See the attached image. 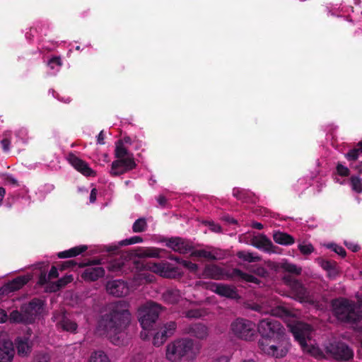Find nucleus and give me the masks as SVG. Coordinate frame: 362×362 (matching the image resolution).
Here are the masks:
<instances>
[{"label":"nucleus","mask_w":362,"mask_h":362,"mask_svg":"<svg viewBox=\"0 0 362 362\" xmlns=\"http://www.w3.org/2000/svg\"><path fill=\"white\" fill-rule=\"evenodd\" d=\"M257 329L262 337L258 346L263 353L276 358L286 356L291 344L280 322L269 316L259 320Z\"/></svg>","instance_id":"f257e3e1"},{"label":"nucleus","mask_w":362,"mask_h":362,"mask_svg":"<svg viewBox=\"0 0 362 362\" xmlns=\"http://www.w3.org/2000/svg\"><path fill=\"white\" fill-rule=\"evenodd\" d=\"M131 320L129 303L124 300H118L110 304L107 313L99 320L98 327L109 337L112 343L119 346L121 341L119 334L125 331Z\"/></svg>","instance_id":"f03ea898"},{"label":"nucleus","mask_w":362,"mask_h":362,"mask_svg":"<svg viewBox=\"0 0 362 362\" xmlns=\"http://www.w3.org/2000/svg\"><path fill=\"white\" fill-rule=\"evenodd\" d=\"M161 310V305L154 302H148L139 308L138 318L144 329V332H141L140 335L144 339L151 337V333H153L152 329L156 326Z\"/></svg>","instance_id":"7ed1b4c3"},{"label":"nucleus","mask_w":362,"mask_h":362,"mask_svg":"<svg viewBox=\"0 0 362 362\" xmlns=\"http://www.w3.org/2000/svg\"><path fill=\"white\" fill-rule=\"evenodd\" d=\"M331 307L334 316L340 322L357 323L361 319V313L357 311L356 304L344 298L332 300Z\"/></svg>","instance_id":"20e7f679"},{"label":"nucleus","mask_w":362,"mask_h":362,"mask_svg":"<svg viewBox=\"0 0 362 362\" xmlns=\"http://www.w3.org/2000/svg\"><path fill=\"white\" fill-rule=\"evenodd\" d=\"M194 346V343L190 338L175 339L166 346V358L172 362H180L182 358L193 359L195 357Z\"/></svg>","instance_id":"39448f33"},{"label":"nucleus","mask_w":362,"mask_h":362,"mask_svg":"<svg viewBox=\"0 0 362 362\" xmlns=\"http://www.w3.org/2000/svg\"><path fill=\"white\" fill-rule=\"evenodd\" d=\"M43 303L40 298H33L28 303L23 304L21 310H13L9 315V320L13 323L31 324L42 313Z\"/></svg>","instance_id":"423d86ee"},{"label":"nucleus","mask_w":362,"mask_h":362,"mask_svg":"<svg viewBox=\"0 0 362 362\" xmlns=\"http://www.w3.org/2000/svg\"><path fill=\"white\" fill-rule=\"evenodd\" d=\"M255 323L250 320L238 317L234 320L230 327L233 336L244 340H252L255 337Z\"/></svg>","instance_id":"0eeeda50"},{"label":"nucleus","mask_w":362,"mask_h":362,"mask_svg":"<svg viewBox=\"0 0 362 362\" xmlns=\"http://www.w3.org/2000/svg\"><path fill=\"white\" fill-rule=\"evenodd\" d=\"M283 281L291 288L292 296L294 299L300 303H315L313 298L310 296L309 291L302 282L296 279L291 274H284Z\"/></svg>","instance_id":"6e6552de"},{"label":"nucleus","mask_w":362,"mask_h":362,"mask_svg":"<svg viewBox=\"0 0 362 362\" xmlns=\"http://www.w3.org/2000/svg\"><path fill=\"white\" fill-rule=\"evenodd\" d=\"M325 352L328 358L338 361H349L354 357V352L347 344L341 341H335L328 344L325 347Z\"/></svg>","instance_id":"1a4fd4ad"},{"label":"nucleus","mask_w":362,"mask_h":362,"mask_svg":"<svg viewBox=\"0 0 362 362\" xmlns=\"http://www.w3.org/2000/svg\"><path fill=\"white\" fill-rule=\"evenodd\" d=\"M176 329L177 323L174 321L163 324L158 332L151 333L153 345L157 347L160 346L168 338L173 336Z\"/></svg>","instance_id":"9d476101"},{"label":"nucleus","mask_w":362,"mask_h":362,"mask_svg":"<svg viewBox=\"0 0 362 362\" xmlns=\"http://www.w3.org/2000/svg\"><path fill=\"white\" fill-rule=\"evenodd\" d=\"M136 166L134 157L117 158L111 164L110 174L112 176H118L135 169Z\"/></svg>","instance_id":"9b49d317"},{"label":"nucleus","mask_w":362,"mask_h":362,"mask_svg":"<svg viewBox=\"0 0 362 362\" xmlns=\"http://www.w3.org/2000/svg\"><path fill=\"white\" fill-rule=\"evenodd\" d=\"M100 264L99 259L89 260L88 263L80 264V267H88L84 269L81 274V278L85 281H95L98 279L103 277L105 270L101 267H93Z\"/></svg>","instance_id":"f8f14e48"},{"label":"nucleus","mask_w":362,"mask_h":362,"mask_svg":"<svg viewBox=\"0 0 362 362\" xmlns=\"http://www.w3.org/2000/svg\"><path fill=\"white\" fill-rule=\"evenodd\" d=\"M134 268L136 270H151L152 272L159 274L161 276H166L168 268L164 263H155L146 262L145 259L134 260Z\"/></svg>","instance_id":"ddd939ff"},{"label":"nucleus","mask_w":362,"mask_h":362,"mask_svg":"<svg viewBox=\"0 0 362 362\" xmlns=\"http://www.w3.org/2000/svg\"><path fill=\"white\" fill-rule=\"evenodd\" d=\"M66 159L69 163L82 175L85 176H95L96 175V173L90 168L88 163L77 157L74 153H67Z\"/></svg>","instance_id":"4468645a"},{"label":"nucleus","mask_w":362,"mask_h":362,"mask_svg":"<svg viewBox=\"0 0 362 362\" xmlns=\"http://www.w3.org/2000/svg\"><path fill=\"white\" fill-rule=\"evenodd\" d=\"M206 288L211 290L212 292L218 294L221 297L235 298L238 296L236 288L228 286V284L210 283L206 285Z\"/></svg>","instance_id":"2eb2a0df"},{"label":"nucleus","mask_w":362,"mask_h":362,"mask_svg":"<svg viewBox=\"0 0 362 362\" xmlns=\"http://www.w3.org/2000/svg\"><path fill=\"white\" fill-rule=\"evenodd\" d=\"M107 292L115 297H123L129 293V287L122 279H115L106 284Z\"/></svg>","instance_id":"dca6fc26"},{"label":"nucleus","mask_w":362,"mask_h":362,"mask_svg":"<svg viewBox=\"0 0 362 362\" xmlns=\"http://www.w3.org/2000/svg\"><path fill=\"white\" fill-rule=\"evenodd\" d=\"M291 332L296 340L302 347L307 346L306 337L310 333V327L306 323H297L291 328Z\"/></svg>","instance_id":"f3484780"},{"label":"nucleus","mask_w":362,"mask_h":362,"mask_svg":"<svg viewBox=\"0 0 362 362\" xmlns=\"http://www.w3.org/2000/svg\"><path fill=\"white\" fill-rule=\"evenodd\" d=\"M182 333L199 339H204L208 336V328L203 323H192L182 329Z\"/></svg>","instance_id":"a211bd4d"},{"label":"nucleus","mask_w":362,"mask_h":362,"mask_svg":"<svg viewBox=\"0 0 362 362\" xmlns=\"http://www.w3.org/2000/svg\"><path fill=\"white\" fill-rule=\"evenodd\" d=\"M29 279L28 276H20L7 282L4 286L0 287L1 297H4V295H7L9 293L14 292V291L21 289L24 285L29 282Z\"/></svg>","instance_id":"6ab92c4d"},{"label":"nucleus","mask_w":362,"mask_h":362,"mask_svg":"<svg viewBox=\"0 0 362 362\" xmlns=\"http://www.w3.org/2000/svg\"><path fill=\"white\" fill-rule=\"evenodd\" d=\"M165 246L181 254H186L191 250L192 247L186 240L176 237L165 240Z\"/></svg>","instance_id":"aec40b11"},{"label":"nucleus","mask_w":362,"mask_h":362,"mask_svg":"<svg viewBox=\"0 0 362 362\" xmlns=\"http://www.w3.org/2000/svg\"><path fill=\"white\" fill-rule=\"evenodd\" d=\"M252 245L255 247L269 253L276 252V248H278L276 246H274L270 239L264 234L253 238L252 239Z\"/></svg>","instance_id":"412c9836"},{"label":"nucleus","mask_w":362,"mask_h":362,"mask_svg":"<svg viewBox=\"0 0 362 362\" xmlns=\"http://www.w3.org/2000/svg\"><path fill=\"white\" fill-rule=\"evenodd\" d=\"M14 354L13 342L4 341L0 344V362H12Z\"/></svg>","instance_id":"4be33fe9"},{"label":"nucleus","mask_w":362,"mask_h":362,"mask_svg":"<svg viewBox=\"0 0 362 362\" xmlns=\"http://www.w3.org/2000/svg\"><path fill=\"white\" fill-rule=\"evenodd\" d=\"M233 196L238 200L245 202V203H252L255 201V194L249 189L242 188H233Z\"/></svg>","instance_id":"5701e85b"},{"label":"nucleus","mask_w":362,"mask_h":362,"mask_svg":"<svg viewBox=\"0 0 362 362\" xmlns=\"http://www.w3.org/2000/svg\"><path fill=\"white\" fill-rule=\"evenodd\" d=\"M230 276L231 278H239L242 280L245 281V282L254 283L256 284H259L261 282L258 278L255 277V276H252V274L243 272L240 269L238 268L233 269L230 274Z\"/></svg>","instance_id":"b1692460"},{"label":"nucleus","mask_w":362,"mask_h":362,"mask_svg":"<svg viewBox=\"0 0 362 362\" xmlns=\"http://www.w3.org/2000/svg\"><path fill=\"white\" fill-rule=\"evenodd\" d=\"M320 265L323 269L327 272L329 278L334 279L338 276L339 269L334 260L322 259L320 260Z\"/></svg>","instance_id":"393cba45"},{"label":"nucleus","mask_w":362,"mask_h":362,"mask_svg":"<svg viewBox=\"0 0 362 362\" xmlns=\"http://www.w3.org/2000/svg\"><path fill=\"white\" fill-rule=\"evenodd\" d=\"M272 238L276 243L284 245H293L295 243V239L292 235L287 233L281 232V230H276L273 233Z\"/></svg>","instance_id":"a878e982"},{"label":"nucleus","mask_w":362,"mask_h":362,"mask_svg":"<svg viewBox=\"0 0 362 362\" xmlns=\"http://www.w3.org/2000/svg\"><path fill=\"white\" fill-rule=\"evenodd\" d=\"M88 249V247L86 245H80V246L71 247L69 250H63V252H60L57 254V257L59 258H70L76 257Z\"/></svg>","instance_id":"bb28decb"},{"label":"nucleus","mask_w":362,"mask_h":362,"mask_svg":"<svg viewBox=\"0 0 362 362\" xmlns=\"http://www.w3.org/2000/svg\"><path fill=\"white\" fill-rule=\"evenodd\" d=\"M57 326L63 330L69 332H76V329L78 327L77 323L67 317L65 314L62 315L60 320L57 322Z\"/></svg>","instance_id":"cd10ccee"},{"label":"nucleus","mask_w":362,"mask_h":362,"mask_svg":"<svg viewBox=\"0 0 362 362\" xmlns=\"http://www.w3.org/2000/svg\"><path fill=\"white\" fill-rule=\"evenodd\" d=\"M132 262H126L123 258L115 259L110 260L107 264V268L111 272L115 273L123 272L127 265H130Z\"/></svg>","instance_id":"c85d7f7f"},{"label":"nucleus","mask_w":362,"mask_h":362,"mask_svg":"<svg viewBox=\"0 0 362 362\" xmlns=\"http://www.w3.org/2000/svg\"><path fill=\"white\" fill-rule=\"evenodd\" d=\"M163 298L164 301L168 303H177L181 298L180 290L177 288H169L163 293Z\"/></svg>","instance_id":"c756f323"},{"label":"nucleus","mask_w":362,"mask_h":362,"mask_svg":"<svg viewBox=\"0 0 362 362\" xmlns=\"http://www.w3.org/2000/svg\"><path fill=\"white\" fill-rule=\"evenodd\" d=\"M16 344L18 354L21 356H25V354L31 351V346L29 344L28 338L17 337Z\"/></svg>","instance_id":"7c9ffc66"},{"label":"nucleus","mask_w":362,"mask_h":362,"mask_svg":"<svg viewBox=\"0 0 362 362\" xmlns=\"http://www.w3.org/2000/svg\"><path fill=\"white\" fill-rule=\"evenodd\" d=\"M114 155L116 158H132L134 154L124 147L122 140H117L115 143Z\"/></svg>","instance_id":"2f4dec72"},{"label":"nucleus","mask_w":362,"mask_h":362,"mask_svg":"<svg viewBox=\"0 0 362 362\" xmlns=\"http://www.w3.org/2000/svg\"><path fill=\"white\" fill-rule=\"evenodd\" d=\"M204 274L209 278L220 279L222 276L223 272L222 269L216 266V264H209L204 268Z\"/></svg>","instance_id":"473e14b6"},{"label":"nucleus","mask_w":362,"mask_h":362,"mask_svg":"<svg viewBox=\"0 0 362 362\" xmlns=\"http://www.w3.org/2000/svg\"><path fill=\"white\" fill-rule=\"evenodd\" d=\"M88 362H111V360L105 351L98 349L90 353Z\"/></svg>","instance_id":"72a5a7b5"},{"label":"nucleus","mask_w":362,"mask_h":362,"mask_svg":"<svg viewBox=\"0 0 362 362\" xmlns=\"http://www.w3.org/2000/svg\"><path fill=\"white\" fill-rule=\"evenodd\" d=\"M164 250L157 247H145L141 248L137 254L139 257H160L161 251Z\"/></svg>","instance_id":"f704fd0d"},{"label":"nucleus","mask_w":362,"mask_h":362,"mask_svg":"<svg viewBox=\"0 0 362 362\" xmlns=\"http://www.w3.org/2000/svg\"><path fill=\"white\" fill-rule=\"evenodd\" d=\"M362 153V141L357 144L355 148L350 149L345 154V158L349 161H354L358 158L360 154Z\"/></svg>","instance_id":"c9c22d12"},{"label":"nucleus","mask_w":362,"mask_h":362,"mask_svg":"<svg viewBox=\"0 0 362 362\" xmlns=\"http://www.w3.org/2000/svg\"><path fill=\"white\" fill-rule=\"evenodd\" d=\"M280 268L284 269L285 272L288 273V274H296L299 275L302 273V268L298 267L296 264L285 262L281 263Z\"/></svg>","instance_id":"e433bc0d"},{"label":"nucleus","mask_w":362,"mask_h":362,"mask_svg":"<svg viewBox=\"0 0 362 362\" xmlns=\"http://www.w3.org/2000/svg\"><path fill=\"white\" fill-rule=\"evenodd\" d=\"M291 315V312L290 310L284 306L279 305L271 309L272 317H288Z\"/></svg>","instance_id":"4c0bfd02"},{"label":"nucleus","mask_w":362,"mask_h":362,"mask_svg":"<svg viewBox=\"0 0 362 362\" xmlns=\"http://www.w3.org/2000/svg\"><path fill=\"white\" fill-rule=\"evenodd\" d=\"M148 228L147 221L145 218H139L134 221L132 225V230L134 233H143Z\"/></svg>","instance_id":"58836bf2"},{"label":"nucleus","mask_w":362,"mask_h":362,"mask_svg":"<svg viewBox=\"0 0 362 362\" xmlns=\"http://www.w3.org/2000/svg\"><path fill=\"white\" fill-rule=\"evenodd\" d=\"M237 256L238 258L245 260L247 262H257V261H259L260 259L259 256H255L253 253L247 252H245V250L238 252Z\"/></svg>","instance_id":"ea45409f"},{"label":"nucleus","mask_w":362,"mask_h":362,"mask_svg":"<svg viewBox=\"0 0 362 362\" xmlns=\"http://www.w3.org/2000/svg\"><path fill=\"white\" fill-rule=\"evenodd\" d=\"M192 255L193 257H203L208 259H216V257L215 255L212 254L211 252H208L206 250H196L192 253Z\"/></svg>","instance_id":"a19ab883"},{"label":"nucleus","mask_w":362,"mask_h":362,"mask_svg":"<svg viewBox=\"0 0 362 362\" xmlns=\"http://www.w3.org/2000/svg\"><path fill=\"white\" fill-rule=\"evenodd\" d=\"M352 189L354 190L356 193L362 192V182L361 179L358 175H352L350 179Z\"/></svg>","instance_id":"79ce46f5"},{"label":"nucleus","mask_w":362,"mask_h":362,"mask_svg":"<svg viewBox=\"0 0 362 362\" xmlns=\"http://www.w3.org/2000/svg\"><path fill=\"white\" fill-rule=\"evenodd\" d=\"M73 280L74 277L72 274H66L64 276L57 280L55 284L56 289L65 287L67 284L72 282Z\"/></svg>","instance_id":"37998d69"},{"label":"nucleus","mask_w":362,"mask_h":362,"mask_svg":"<svg viewBox=\"0 0 362 362\" xmlns=\"http://www.w3.org/2000/svg\"><path fill=\"white\" fill-rule=\"evenodd\" d=\"M142 241H143V238L141 237L134 236V237H132L130 238H127V239L120 240L119 244L120 245H127L142 243Z\"/></svg>","instance_id":"c03bdc74"},{"label":"nucleus","mask_w":362,"mask_h":362,"mask_svg":"<svg viewBox=\"0 0 362 362\" xmlns=\"http://www.w3.org/2000/svg\"><path fill=\"white\" fill-rule=\"evenodd\" d=\"M185 317L187 318H199L202 316L201 310L199 309H189L184 313Z\"/></svg>","instance_id":"a18cd8bd"},{"label":"nucleus","mask_w":362,"mask_h":362,"mask_svg":"<svg viewBox=\"0 0 362 362\" xmlns=\"http://www.w3.org/2000/svg\"><path fill=\"white\" fill-rule=\"evenodd\" d=\"M300 252L303 255H310L313 252L315 248L312 244H299L298 246Z\"/></svg>","instance_id":"49530a36"},{"label":"nucleus","mask_w":362,"mask_h":362,"mask_svg":"<svg viewBox=\"0 0 362 362\" xmlns=\"http://www.w3.org/2000/svg\"><path fill=\"white\" fill-rule=\"evenodd\" d=\"M181 264L182 265V267L189 269L190 271V272H193V273L197 272V271L199 268L197 264L191 262L190 260L182 259Z\"/></svg>","instance_id":"de8ad7c7"},{"label":"nucleus","mask_w":362,"mask_h":362,"mask_svg":"<svg viewBox=\"0 0 362 362\" xmlns=\"http://www.w3.org/2000/svg\"><path fill=\"white\" fill-rule=\"evenodd\" d=\"M336 170H337V173L339 175L342 176L343 177H344V176H349L350 174L349 168L347 167H345L344 165H343L340 163H337V165L336 166Z\"/></svg>","instance_id":"09e8293b"},{"label":"nucleus","mask_w":362,"mask_h":362,"mask_svg":"<svg viewBox=\"0 0 362 362\" xmlns=\"http://www.w3.org/2000/svg\"><path fill=\"white\" fill-rule=\"evenodd\" d=\"M328 247L333 250L335 253L339 254L341 257H344L346 255V250L344 247L339 246V245L332 243L328 245Z\"/></svg>","instance_id":"8fccbe9b"},{"label":"nucleus","mask_w":362,"mask_h":362,"mask_svg":"<svg viewBox=\"0 0 362 362\" xmlns=\"http://www.w3.org/2000/svg\"><path fill=\"white\" fill-rule=\"evenodd\" d=\"M47 65L50 67L51 69H54L55 66H61L62 65V62L59 56L52 57L47 62Z\"/></svg>","instance_id":"3c124183"},{"label":"nucleus","mask_w":362,"mask_h":362,"mask_svg":"<svg viewBox=\"0 0 362 362\" xmlns=\"http://www.w3.org/2000/svg\"><path fill=\"white\" fill-rule=\"evenodd\" d=\"M76 262L74 259L65 260L64 262L59 264V269L60 270H64L68 268H73V267H76Z\"/></svg>","instance_id":"603ef678"},{"label":"nucleus","mask_w":362,"mask_h":362,"mask_svg":"<svg viewBox=\"0 0 362 362\" xmlns=\"http://www.w3.org/2000/svg\"><path fill=\"white\" fill-rule=\"evenodd\" d=\"M119 247H121V246L118 243L117 245H115H115H109L108 246H105V248L107 252L111 253V254H115V253H118Z\"/></svg>","instance_id":"864d4df0"},{"label":"nucleus","mask_w":362,"mask_h":362,"mask_svg":"<svg viewBox=\"0 0 362 362\" xmlns=\"http://www.w3.org/2000/svg\"><path fill=\"white\" fill-rule=\"evenodd\" d=\"M49 279L48 278V274L47 275L46 272H41L39 275L37 284L40 285H45L48 282Z\"/></svg>","instance_id":"5fc2aeb1"},{"label":"nucleus","mask_w":362,"mask_h":362,"mask_svg":"<svg viewBox=\"0 0 362 362\" xmlns=\"http://www.w3.org/2000/svg\"><path fill=\"white\" fill-rule=\"evenodd\" d=\"M11 144V142L10 139H8L7 138L3 139L1 141V144L3 151H8L10 149Z\"/></svg>","instance_id":"6e6d98bb"},{"label":"nucleus","mask_w":362,"mask_h":362,"mask_svg":"<svg viewBox=\"0 0 362 362\" xmlns=\"http://www.w3.org/2000/svg\"><path fill=\"white\" fill-rule=\"evenodd\" d=\"M58 276H59L58 269L55 266H52L50 268V271L48 274V278L49 279H51L57 278Z\"/></svg>","instance_id":"4d7b16f0"},{"label":"nucleus","mask_w":362,"mask_h":362,"mask_svg":"<svg viewBox=\"0 0 362 362\" xmlns=\"http://www.w3.org/2000/svg\"><path fill=\"white\" fill-rule=\"evenodd\" d=\"M144 357L143 354H137L136 355L134 356L131 358L130 362H144Z\"/></svg>","instance_id":"13d9d810"},{"label":"nucleus","mask_w":362,"mask_h":362,"mask_svg":"<svg viewBox=\"0 0 362 362\" xmlns=\"http://www.w3.org/2000/svg\"><path fill=\"white\" fill-rule=\"evenodd\" d=\"M105 134H104V131L103 130H101L98 135L97 136V144H105Z\"/></svg>","instance_id":"bf43d9fd"},{"label":"nucleus","mask_w":362,"mask_h":362,"mask_svg":"<svg viewBox=\"0 0 362 362\" xmlns=\"http://www.w3.org/2000/svg\"><path fill=\"white\" fill-rule=\"evenodd\" d=\"M346 247L351 250L354 252H357L358 250L361 249L360 246L357 244L354 243H346Z\"/></svg>","instance_id":"052dcab7"},{"label":"nucleus","mask_w":362,"mask_h":362,"mask_svg":"<svg viewBox=\"0 0 362 362\" xmlns=\"http://www.w3.org/2000/svg\"><path fill=\"white\" fill-rule=\"evenodd\" d=\"M8 314L4 309H0V322H5L7 320Z\"/></svg>","instance_id":"680f3d73"},{"label":"nucleus","mask_w":362,"mask_h":362,"mask_svg":"<svg viewBox=\"0 0 362 362\" xmlns=\"http://www.w3.org/2000/svg\"><path fill=\"white\" fill-rule=\"evenodd\" d=\"M96 199H97V189L95 188H93L90 192L89 199L91 203H93V202H95L96 200Z\"/></svg>","instance_id":"e2e57ef3"},{"label":"nucleus","mask_w":362,"mask_h":362,"mask_svg":"<svg viewBox=\"0 0 362 362\" xmlns=\"http://www.w3.org/2000/svg\"><path fill=\"white\" fill-rule=\"evenodd\" d=\"M157 201L162 207H165L167 203V199L165 197H163V195H160L158 197Z\"/></svg>","instance_id":"0e129e2a"},{"label":"nucleus","mask_w":362,"mask_h":362,"mask_svg":"<svg viewBox=\"0 0 362 362\" xmlns=\"http://www.w3.org/2000/svg\"><path fill=\"white\" fill-rule=\"evenodd\" d=\"M37 362H49V357L47 355H42L37 357Z\"/></svg>","instance_id":"69168bd1"},{"label":"nucleus","mask_w":362,"mask_h":362,"mask_svg":"<svg viewBox=\"0 0 362 362\" xmlns=\"http://www.w3.org/2000/svg\"><path fill=\"white\" fill-rule=\"evenodd\" d=\"M351 167L352 168H354V169H356V170H357V173H358V176H359V175H362V165H361V163H359V164H358V165H354H354H352V164H351Z\"/></svg>","instance_id":"338daca9"},{"label":"nucleus","mask_w":362,"mask_h":362,"mask_svg":"<svg viewBox=\"0 0 362 362\" xmlns=\"http://www.w3.org/2000/svg\"><path fill=\"white\" fill-rule=\"evenodd\" d=\"M252 227L255 229L261 230L264 228V225L259 222H255L252 224Z\"/></svg>","instance_id":"774afa93"}]
</instances>
